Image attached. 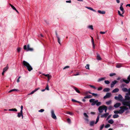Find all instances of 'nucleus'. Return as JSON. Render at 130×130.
Returning <instances> with one entry per match:
<instances>
[{
  "mask_svg": "<svg viewBox=\"0 0 130 130\" xmlns=\"http://www.w3.org/2000/svg\"><path fill=\"white\" fill-rule=\"evenodd\" d=\"M23 64L24 66L27 67V69L29 71H30L32 70V67L26 61L24 60L23 62Z\"/></svg>",
  "mask_w": 130,
  "mask_h": 130,
  "instance_id": "f257e3e1",
  "label": "nucleus"
},
{
  "mask_svg": "<svg viewBox=\"0 0 130 130\" xmlns=\"http://www.w3.org/2000/svg\"><path fill=\"white\" fill-rule=\"evenodd\" d=\"M107 109V107L106 106L103 105L99 107L98 110L100 113H102L104 110L105 112L106 113Z\"/></svg>",
  "mask_w": 130,
  "mask_h": 130,
  "instance_id": "f03ea898",
  "label": "nucleus"
},
{
  "mask_svg": "<svg viewBox=\"0 0 130 130\" xmlns=\"http://www.w3.org/2000/svg\"><path fill=\"white\" fill-rule=\"evenodd\" d=\"M115 99L117 100H119V101H122V104L124 101H125L124 100H123L122 96L121 94H119L118 97L116 96L115 97Z\"/></svg>",
  "mask_w": 130,
  "mask_h": 130,
  "instance_id": "7ed1b4c3",
  "label": "nucleus"
},
{
  "mask_svg": "<svg viewBox=\"0 0 130 130\" xmlns=\"http://www.w3.org/2000/svg\"><path fill=\"white\" fill-rule=\"evenodd\" d=\"M24 49L27 51H33V49L32 48L30 47L29 44H28L27 46L26 45H25L24 46Z\"/></svg>",
  "mask_w": 130,
  "mask_h": 130,
  "instance_id": "20e7f679",
  "label": "nucleus"
},
{
  "mask_svg": "<svg viewBox=\"0 0 130 130\" xmlns=\"http://www.w3.org/2000/svg\"><path fill=\"white\" fill-rule=\"evenodd\" d=\"M120 109L119 110L120 113H123L125 110H127L128 108L126 106H122L120 107Z\"/></svg>",
  "mask_w": 130,
  "mask_h": 130,
  "instance_id": "39448f33",
  "label": "nucleus"
},
{
  "mask_svg": "<svg viewBox=\"0 0 130 130\" xmlns=\"http://www.w3.org/2000/svg\"><path fill=\"white\" fill-rule=\"evenodd\" d=\"M121 83L124 82L126 84H128L130 82V75H129L127 78V80H125L124 79H121L120 80Z\"/></svg>",
  "mask_w": 130,
  "mask_h": 130,
  "instance_id": "423d86ee",
  "label": "nucleus"
},
{
  "mask_svg": "<svg viewBox=\"0 0 130 130\" xmlns=\"http://www.w3.org/2000/svg\"><path fill=\"white\" fill-rule=\"evenodd\" d=\"M90 103H92L91 104V105L94 106L96 104V103L98 102V100H95L94 99H90L89 101Z\"/></svg>",
  "mask_w": 130,
  "mask_h": 130,
  "instance_id": "0eeeda50",
  "label": "nucleus"
},
{
  "mask_svg": "<svg viewBox=\"0 0 130 130\" xmlns=\"http://www.w3.org/2000/svg\"><path fill=\"white\" fill-rule=\"evenodd\" d=\"M123 105L124 106H128L130 109V101H124L123 102Z\"/></svg>",
  "mask_w": 130,
  "mask_h": 130,
  "instance_id": "6e6552de",
  "label": "nucleus"
},
{
  "mask_svg": "<svg viewBox=\"0 0 130 130\" xmlns=\"http://www.w3.org/2000/svg\"><path fill=\"white\" fill-rule=\"evenodd\" d=\"M84 119L85 120L86 123H88L89 122V120L88 119L89 117L87 115V114H84Z\"/></svg>",
  "mask_w": 130,
  "mask_h": 130,
  "instance_id": "1a4fd4ad",
  "label": "nucleus"
},
{
  "mask_svg": "<svg viewBox=\"0 0 130 130\" xmlns=\"http://www.w3.org/2000/svg\"><path fill=\"white\" fill-rule=\"evenodd\" d=\"M111 95V94L110 93H108L106 94V95L104 97V99H106L110 98Z\"/></svg>",
  "mask_w": 130,
  "mask_h": 130,
  "instance_id": "9d476101",
  "label": "nucleus"
},
{
  "mask_svg": "<svg viewBox=\"0 0 130 130\" xmlns=\"http://www.w3.org/2000/svg\"><path fill=\"white\" fill-rule=\"evenodd\" d=\"M118 82L116 80H114L110 84V87L112 88L115 85L117 82Z\"/></svg>",
  "mask_w": 130,
  "mask_h": 130,
  "instance_id": "9b49d317",
  "label": "nucleus"
},
{
  "mask_svg": "<svg viewBox=\"0 0 130 130\" xmlns=\"http://www.w3.org/2000/svg\"><path fill=\"white\" fill-rule=\"evenodd\" d=\"M125 99L124 100L125 101V100L126 101H128L130 100V97L128 95H126L125 96Z\"/></svg>",
  "mask_w": 130,
  "mask_h": 130,
  "instance_id": "f8f14e48",
  "label": "nucleus"
},
{
  "mask_svg": "<svg viewBox=\"0 0 130 130\" xmlns=\"http://www.w3.org/2000/svg\"><path fill=\"white\" fill-rule=\"evenodd\" d=\"M121 105L120 103H118L115 104L114 105V107L115 108L118 107Z\"/></svg>",
  "mask_w": 130,
  "mask_h": 130,
  "instance_id": "ddd939ff",
  "label": "nucleus"
},
{
  "mask_svg": "<svg viewBox=\"0 0 130 130\" xmlns=\"http://www.w3.org/2000/svg\"><path fill=\"white\" fill-rule=\"evenodd\" d=\"M119 91V89L118 88H115V89H114L112 91V93H116L117 92H118Z\"/></svg>",
  "mask_w": 130,
  "mask_h": 130,
  "instance_id": "4468645a",
  "label": "nucleus"
},
{
  "mask_svg": "<svg viewBox=\"0 0 130 130\" xmlns=\"http://www.w3.org/2000/svg\"><path fill=\"white\" fill-rule=\"evenodd\" d=\"M106 77H104L99 78L98 80V82H99L102 81L106 79Z\"/></svg>",
  "mask_w": 130,
  "mask_h": 130,
  "instance_id": "2eb2a0df",
  "label": "nucleus"
},
{
  "mask_svg": "<svg viewBox=\"0 0 130 130\" xmlns=\"http://www.w3.org/2000/svg\"><path fill=\"white\" fill-rule=\"evenodd\" d=\"M98 12L101 14H104L105 13V12L104 11H101L100 10H98Z\"/></svg>",
  "mask_w": 130,
  "mask_h": 130,
  "instance_id": "dca6fc26",
  "label": "nucleus"
},
{
  "mask_svg": "<svg viewBox=\"0 0 130 130\" xmlns=\"http://www.w3.org/2000/svg\"><path fill=\"white\" fill-rule=\"evenodd\" d=\"M128 90L127 88L124 87L122 89V90L125 92H128Z\"/></svg>",
  "mask_w": 130,
  "mask_h": 130,
  "instance_id": "f3484780",
  "label": "nucleus"
},
{
  "mask_svg": "<svg viewBox=\"0 0 130 130\" xmlns=\"http://www.w3.org/2000/svg\"><path fill=\"white\" fill-rule=\"evenodd\" d=\"M19 91V90L18 89H13L10 90V91H9V93H10L12 92L13 91Z\"/></svg>",
  "mask_w": 130,
  "mask_h": 130,
  "instance_id": "a211bd4d",
  "label": "nucleus"
},
{
  "mask_svg": "<svg viewBox=\"0 0 130 130\" xmlns=\"http://www.w3.org/2000/svg\"><path fill=\"white\" fill-rule=\"evenodd\" d=\"M120 10L122 12V14H123L125 12V11L124 10V8H123V7H120Z\"/></svg>",
  "mask_w": 130,
  "mask_h": 130,
  "instance_id": "6ab92c4d",
  "label": "nucleus"
},
{
  "mask_svg": "<svg viewBox=\"0 0 130 130\" xmlns=\"http://www.w3.org/2000/svg\"><path fill=\"white\" fill-rule=\"evenodd\" d=\"M73 88L78 93H80V91L76 87H73Z\"/></svg>",
  "mask_w": 130,
  "mask_h": 130,
  "instance_id": "aec40b11",
  "label": "nucleus"
},
{
  "mask_svg": "<svg viewBox=\"0 0 130 130\" xmlns=\"http://www.w3.org/2000/svg\"><path fill=\"white\" fill-rule=\"evenodd\" d=\"M96 58L98 60H101L102 59V58L100 57V55L98 54H97Z\"/></svg>",
  "mask_w": 130,
  "mask_h": 130,
  "instance_id": "412c9836",
  "label": "nucleus"
},
{
  "mask_svg": "<svg viewBox=\"0 0 130 130\" xmlns=\"http://www.w3.org/2000/svg\"><path fill=\"white\" fill-rule=\"evenodd\" d=\"M109 90L110 89L109 88H106L104 89L103 91L104 92H107L109 91Z\"/></svg>",
  "mask_w": 130,
  "mask_h": 130,
  "instance_id": "4be33fe9",
  "label": "nucleus"
},
{
  "mask_svg": "<svg viewBox=\"0 0 130 130\" xmlns=\"http://www.w3.org/2000/svg\"><path fill=\"white\" fill-rule=\"evenodd\" d=\"M122 66V64H117L116 66V67L117 68H120Z\"/></svg>",
  "mask_w": 130,
  "mask_h": 130,
  "instance_id": "5701e85b",
  "label": "nucleus"
},
{
  "mask_svg": "<svg viewBox=\"0 0 130 130\" xmlns=\"http://www.w3.org/2000/svg\"><path fill=\"white\" fill-rule=\"evenodd\" d=\"M94 123V121H91L90 122V125L91 126H92L93 125Z\"/></svg>",
  "mask_w": 130,
  "mask_h": 130,
  "instance_id": "b1692460",
  "label": "nucleus"
},
{
  "mask_svg": "<svg viewBox=\"0 0 130 130\" xmlns=\"http://www.w3.org/2000/svg\"><path fill=\"white\" fill-rule=\"evenodd\" d=\"M51 117L55 120L57 119L56 117L55 114H52Z\"/></svg>",
  "mask_w": 130,
  "mask_h": 130,
  "instance_id": "393cba45",
  "label": "nucleus"
},
{
  "mask_svg": "<svg viewBox=\"0 0 130 130\" xmlns=\"http://www.w3.org/2000/svg\"><path fill=\"white\" fill-rule=\"evenodd\" d=\"M108 115L109 114H103V115L101 116V117L102 118L103 117L106 118Z\"/></svg>",
  "mask_w": 130,
  "mask_h": 130,
  "instance_id": "a878e982",
  "label": "nucleus"
},
{
  "mask_svg": "<svg viewBox=\"0 0 130 130\" xmlns=\"http://www.w3.org/2000/svg\"><path fill=\"white\" fill-rule=\"evenodd\" d=\"M89 93L91 94L92 95L94 96L95 97H96L98 95V94H97L95 93H94L89 92Z\"/></svg>",
  "mask_w": 130,
  "mask_h": 130,
  "instance_id": "bb28decb",
  "label": "nucleus"
},
{
  "mask_svg": "<svg viewBox=\"0 0 130 130\" xmlns=\"http://www.w3.org/2000/svg\"><path fill=\"white\" fill-rule=\"evenodd\" d=\"M101 102H99L98 101V102H97L96 104V105L98 106H99L100 105H101Z\"/></svg>",
  "mask_w": 130,
  "mask_h": 130,
  "instance_id": "cd10ccee",
  "label": "nucleus"
},
{
  "mask_svg": "<svg viewBox=\"0 0 130 130\" xmlns=\"http://www.w3.org/2000/svg\"><path fill=\"white\" fill-rule=\"evenodd\" d=\"M9 111H17V110L15 108H12V109H9Z\"/></svg>",
  "mask_w": 130,
  "mask_h": 130,
  "instance_id": "c85d7f7f",
  "label": "nucleus"
},
{
  "mask_svg": "<svg viewBox=\"0 0 130 130\" xmlns=\"http://www.w3.org/2000/svg\"><path fill=\"white\" fill-rule=\"evenodd\" d=\"M86 7L88 9H90V10H91L93 11L96 12V11L95 10H94L92 8L90 7Z\"/></svg>",
  "mask_w": 130,
  "mask_h": 130,
  "instance_id": "c756f323",
  "label": "nucleus"
},
{
  "mask_svg": "<svg viewBox=\"0 0 130 130\" xmlns=\"http://www.w3.org/2000/svg\"><path fill=\"white\" fill-rule=\"evenodd\" d=\"M108 122L109 123L111 124L113 123L114 121L110 119L108 121Z\"/></svg>",
  "mask_w": 130,
  "mask_h": 130,
  "instance_id": "7c9ffc66",
  "label": "nucleus"
},
{
  "mask_svg": "<svg viewBox=\"0 0 130 130\" xmlns=\"http://www.w3.org/2000/svg\"><path fill=\"white\" fill-rule=\"evenodd\" d=\"M99 117H100V116H99V115L98 116V117H97V119H96V121L95 123V124H96L98 123V122L99 120Z\"/></svg>",
  "mask_w": 130,
  "mask_h": 130,
  "instance_id": "2f4dec72",
  "label": "nucleus"
},
{
  "mask_svg": "<svg viewBox=\"0 0 130 130\" xmlns=\"http://www.w3.org/2000/svg\"><path fill=\"white\" fill-rule=\"evenodd\" d=\"M118 114H114L113 116V118H117L119 117Z\"/></svg>",
  "mask_w": 130,
  "mask_h": 130,
  "instance_id": "473e14b6",
  "label": "nucleus"
},
{
  "mask_svg": "<svg viewBox=\"0 0 130 130\" xmlns=\"http://www.w3.org/2000/svg\"><path fill=\"white\" fill-rule=\"evenodd\" d=\"M8 67H6L4 68L3 69V71L5 72V71H6L8 69Z\"/></svg>",
  "mask_w": 130,
  "mask_h": 130,
  "instance_id": "72a5a7b5",
  "label": "nucleus"
},
{
  "mask_svg": "<svg viewBox=\"0 0 130 130\" xmlns=\"http://www.w3.org/2000/svg\"><path fill=\"white\" fill-rule=\"evenodd\" d=\"M91 38H92L91 40H92V45H93V47H94V40H93V39L92 37H91Z\"/></svg>",
  "mask_w": 130,
  "mask_h": 130,
  "instance_id": "f704fd0d",
  "label": "nucleus"
},
{
  "mask_svg": "<svg viewBox=\"0 0 130 130\" xmlns=\"http://www.w3.org/2000/svg\"><path fill=\"white\" fill-rule=\"evenodd\" d=\"M116 75V74L115 73H110V74L109 76L111 77H112V76H115Z\"/></svg>",
  "mask_w": 130,
  "mask_h": 130,
  "instance_id": "c9c22d12",
  "label": "nucleus"
},
{
  "mask_svg": "<svg viewBox=\"0 0 130 130\" xmlns=\"http://www.w3.org/2000/svg\"><path fill=\"white\" fill-rule=\"evenodd\" d=\"M126 86V84H122L121 85V88L124 87Z\"/></svg>",
  "mask_w": 130,
  "mask_h": 130,
  "instance_id": "e433bc0d",
  "label": "nucleus"
},
{
  "mask_svg": "<svg viewBox=\"0 0 130 130\" xmlns=\"http://www.w3.org/2000/svg\"><path fill=\"white\" fill-rule=\"evenodd\" d=\"M89 86H90L91 88H93L94 89H96V88L93 85H89Z\"/></svg>",
  "mask_w": 130,
  "mask_h": 130,
  "instance_id": "4c0bfd02",
  "label": "nucleus"
},
{
  "mask_svg": "<svg viewBox=\"0 0 130 130\" xmlns=\"http://www.w3.org/2000/svg\"><path fill=\"white\" fill-rule=\"evenodd\" d=\"M118 14L121 16L123 17L124 16L122 15V14L121 13L120 11H119L118 10Z\"/></svg>",
  "mask_w": 130,
  "mask_h": 130,
  "instance_id": "58836bf2",
  "label": "nucleus"
},
{
  "mask_svg": "<svg viewBox=\"0 0 130 130\" xmlns=\"http://www.w3.org/2000/svg\"><path fill=\"white\" fill-rule=\"evenodd\" d=\"M88 28L90 29H91L92 30H93V27L92 25H90L89 26H88Z\"/></svg>",
  "mask_w": 130,
  "mask_h": 130,
  "instance_id": "ea45409f",
  "label": "nucleus"
},
{
  "mask_svg": "<svg viewBox=\"0 0 130 130\" xmlns=\"http://www.w3.org/2000/svg\"><path fill=\"white\" fill-rule=\"evenodd\" d=\"M105 83L107 84H108L110 83V82L109 80H105L104 81Z\"/></svg>",
  "mask_w": 130,
  "mask_h": 130,
  "instance_id": "a19ab883",
  "label": "nucleus"
},
{
  "mask_svg": "<svg viewBox=\"0 0 130 130\" xmlns=\"http://www.w3.org/2000/svg\"><path fill=\"white\" fill-rule=\"evenodd\" d=\"M104 124H103L102 125H101L100 126V130H102V129H103L104 127Z\"/></svg>",
  "mask_w": 130,
  "mask_h": 130,
  "instance_id": "79ce46f5",
  "label": "nucleus"
},
{
  "mask_svg": "<svg viewBox=\"0 0 130 130\" xmlns=\"http://www.w3.org/2000/svg\"><path fill=\"white\" fill-rule=\"evenodd\" d=\"M111 102V101H108L106 102V104L107 105H109L110 104Z\"/></svg>",
  "mask_w": 130,
  "mask_h": 130,
  "instance_id": "37998d69",
  "label": "nucleus"
},
{
  "mask_svg": "<svg viewBox=\"0 0 130 130\" xmlns=\"http://www.w3.org/2000/svg\"><path fill=\"white\" fill-rule=\"evenodd\" d=\"M45 89L47 90H49V86L48 85V84H47L45 88Z\"/></svg>",
  "mask_w": 130,
  "mask_h": 130,
  "instance_id": "c03bdc74",
  "label": "nucleus"
},
{
  "mask_svg": "<svg viewBox=\"0 0 130 130\" xmlns=\"http://www.w3.org/2000/svg\"><path fill=\"white\" fill-rule=\"evenodd\" d=\"M68 122L70 124L71 123V121L70 119L69 118L67 120Z\"/></svg>",
  "mask_w": 130,
  "mask_h": 130,
  "instance_id": "a18cd8bd",
  "label": "nucleus"
},
{
  "mask_svg": "<svg viewBox=\"0 0 130 130\" xmlns=\"http://www.w3.org/2000/svg\"><path fill=\"white\" fill-rule=\"evenodd\" d=\"M57 38L58 40V42L59 43V44L60 45H61V44L60 42V38L59 37H58V38Z\"/></svg>",
  "mask_w": 130,
  "mask_h": 130,
  "instance_id": "49530a36",
  "label": "nucleus"
},
{
  "mask_svg": "<svg viewBox=\"0 0 130 130\" xmlns=\"http://www.w3.org/2000/svg\"><path fill=\"white\" fill-rule=\"evenodd\" d=\"M110 124H107L105 126V127L106 128H107L108 127H110Z\"/></svg>",
  "mask_w": 130,
  "mask_h": 130,
  "instance_id": "de8ad7c7",
  "label": "nucleus"
},
{
  "mask_svg": "<svg viewBox=\"0 0 130 130\" xmlns=\"http://www.w3.org/2000/svg\"><path fill=\"white\" fill-rule=\"evenodd\" d=\"M128 93H126V94L130 95V88L128 89Z\"/></svg>",
  "mask_w": 130,
  "mask_h": 130,
  "instance_id": "09e8293b",
  "label": "nucleus"
},
{
  "mask_svg": "<svg viewBox=\"0 0 130 130\" xmlns=\"http://www.w3.org/2000/svg\"><path fill=\"white\" fill-rule=\"evenodd\" d=\"M89 64H87L85 67L86 69H89Z\"/></svg>",
  "mask_w": 130,
  "mask_h": 130,
  "instance_id": "8fccbe9b",
  "label": "nucleus"
},
{
  "mask_svg": "<svg viewBox=\"0 0 130 130\" xmlns=\"http://www.w3.org/2000/svg\"><path fill=\"white\" fill-rule=\"evenodd\" d=\"M21 116L22 117V119H23V114H18V117H20Z\"/></svg>",
  "mask_w": 130,
  "mask_h": 130,
  "instance_id": "3c124183",
  "label": "nucleus"
},
{
  "mask_svg": "<svg viewBox=\"0 0 130 130\" xmlns=\"http://www.w3.org/2000/svg\"><path fill=\"white\" fill-rule=\"evenodd\" d=\"M21 48L20 47H18L17 48V50L18 52H19L20 51Z\"/></svg>",
  "mask_w": 130,
  "mask_h": 130,
  "instance_id": "603ef678",
  "label": "nucleus"
},
{
  "mask_svg": "<svg viewBox=\"0 0 130 130\" xmlns=\"http://www.w3.org/2000/svg\"><path fill=\"white\" fill-rule=\"evenodd\" d=\"M114 112L115 114H118L119 113V111L115 110L114 111Z\"/></svg>",
  "mask_w": 130,
  "mask_h": 130,
  "instance_id": "864d4df0",
  "label": "nucleus"
},
{
  "mask_svg": "<svg viewBox=\"0 0 130 130\" xmlns=\"http://www.w3.org/2000/svg\"><path fill=\"white\" fill-rule=\"evenodd\" d=\"M70 68V66H67L65 67L64 68H63V70H64L67 68Z\"/></svg>",
  "mask_w": 130,
  "mask_h": 130,
  "instance_id": "5fc2aeb1",
  "label": "nucleus"
},
{
  "mask_svg": "<svg viewBox=\"0 0 130 130\" xmlns=\"http://www.w3.org/2000/svg\"><path fill=\"white\" fill-rule=\"evenodd\" d=\"M102 89V87H99L98 89V90L99 91L101 90Z\"/></svg>",
  "mask_w": 130,
  "mask_h": 130,
  "instance_id": "6e6d98bb",
  "label": "nucleus"
},
{
  "mask_svg": "<svg viewBox=\"0 0 130 130\" xmlns=\"http://www.w3.org/2000/svg\"><path fill=\"white\" fill-rule=\"evenodd\" d=\"M47 77L48 78V80H49L52 77V76L51 75H49Z\"/></svg>",
  "mask_w": 130,
  "mask_h": 130,
  "instance_id": "4d7b16f0",
  "label": "nucleus"
},
{
  "mask_svg": "<svg viewBox=\"0 0 130 130\" xmlns=\"http://www.w3.org/2000/svg\"><path fill=\"white\" fill-rule=\"evenodd\" d=\"M44 111V109H41L40 110H39L38 111L39 112H42L43 111Z\"/></svg>",
  "mask_w": 130,
  "mask_h": 130,
  "instance_id": "13d9d810",
  "label": "nucleus"
},
{
  "mask_svg": "<svg viewBox=\"0 0 130 130\" xmlns=\"http://www.w3.org/2000/svg\"><path fill=\"white\" fill-rule=\"evenodd\" d=\"M40 89V87H38L37 88H36L35 90H34L35 91V92H36V91L37 90H38L39 89Z\"/></svg>",
  "mask_w": 130,
  "mask_h": 130,
  "instance_id": "bf43d9fd",
  "label": "nucleus"
},
{
  "mask_svg": "<svg viewBox=\"0 0 130 130\" xmlns=\"http://www.w3.org/2000/svg\"><path fill=\"white\" fill-rule=\"evenodd\" d=\"M11 7L14 10H16V8L13 5H11Z\"/></svg>",
  "mask_w": 130,
  "mask_h": 130,
  "instance_id": "052dcab7",
  "label": "nucleus"
},
{
  "mask_svg": "<svg viewBox=\"0 0 130 130\" xmlns=\"http://www.w3.org/2000/svg\"><path fill=\"white\" fill-rule=\"evenodd\" d=\"M111 115H109L108 116V117H107V120H108V119H109L111 117Z\"/></svg>",
  "mask_w": 130,
  "mask_h": 130,
  "instance_id": "680f3d73",
  "label": "nucleus"
},
{
  "mask_svg": "<svg viewBox=\"0 0 130 130\" xmlns=\"http://www.w3.org/2000/svg\"><path fill=\"white\" fill-rule=\"evenodd\" d=\"M55 34H56V36L58 38V37H59L58 36V34H57V31H55Z\"/></svg>",
  "mask_w": 130,
  "mask_h": 130,
  "instance_id": "e2e57ef3",
  "label": "nucleus"
},
{
  "mask_svg": "<svg viewBox=\"0 0 130 130\" xmlns=\"http://www.w3.org/2000/svg\"><path fill=\"white\" fill-rule=\"evenodd\" d=\"M88 98H92V95H88Z\"/></svg>",
  "mask_w": 130,
  "mask_h": 130,
  "instance_id": "0e129e2a",
  "label": "nucleus"
},
{
  "mask_svg": "<svg viewBox=\"0 0 130 130\" xmlns=\"http://www.w3.org/2000/svg\"><path fill=\"white\" fill-rule=\"evenodd\" d=\"M106 33L105 32H103V31H100V33L101 34H105Z\"/></svg>",
  "mask_w": 130,
  "mask_h": 130,
  "instance_id": "69168bd1",
  "label": "nucleus"
},
{
  "mask_svg": "<svg viewBox=\"0 0 130 130\" xmlns=\"http://www.w3.org/2000/svg\"><path fill=\"white\" fill-rule=\"evenodd\" d=\"M112 107L111 106H109L108 108V109L109 110L111 109H112Z\"/></svg>",
  "mask_w": 130,
  "mask_h": 130,
  "instance_id": "338daca9",
  "label": "nucleus"
},
{
  "mask_svg": "<svg viewBox=\"0 0 130 130\" xmlns=\"http://www.w3.org/2000/svg\"><path fill=\"white\" fill-rule=\"evenodd\" d=\"M42 75H44L45 76H46L47 77L49 75L48 74H43Z\"/></svg>",
  "mask_w": 130,
  "mask_h": 130,
  "instance_id": "774afa93",
  "label": "nucleus"
}]
</instances>
